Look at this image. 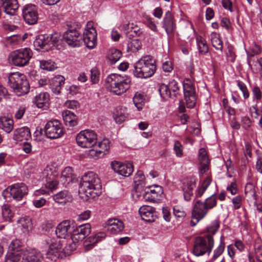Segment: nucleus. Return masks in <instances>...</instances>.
I'll return each mask as SVG.
<instances>
[{
    "instance_id": "f03ea898",
    "label": "nucleus",
    "mask_w": 262,
    "mask_h": 262,
    "mask_svg": "<svg viewBox=\"0 0 262 262\" xmlns=\"http://www.w3.org/2000/svg\"><path fill=\"white\" fill-rule=\"evenodd\" d=\"M130 78L127 75L111 74L105 79V86L112 94L121 95L130 88Z\"/></svg>"
},
{
    "instance_id": "473e14b6",
    "label": "nucleus",
    "mask_w": 262,
    "mask_h": 262,
    "mask_svg": "<svg viewBox=\"0 0 262 262\" xmlns=\"http://www.w3.org/2000/svg\"><path fill=\"white\" fill-rule=\"evenodd\" d=\"M0 128L7 133H10L13 128V120L6 117H0Z\"/></svg>"
},
{
    "instance_id": "9d476101",
    "label": "nucleus",
    "mask_w": 262,
    "mask_h": 262,
    "mask_svg": "<svg viewBox=\"0 0 262 262\" xmlns=\"http://www.w3.org/2000/svg\"><path fill=\"white\" fill-rule=\"evenodd\" d=\"M183 91L185 99L188 107H193L196 103V95L194 85L189 79L183 81Z\"/></svg>"
},
{
    "instance_id": "69168bd1",
    "label": "nucleus",
    "mask_w": 262,
    "mask_h": 262,
    "mask_svg": "<svg viewBox=\"0 0 262 262\" xmlns=\"http://www.w3.org/2000/svg\"><path fill=\"white\" fill-rule=\"evenodd\" d=\"M237 86L242 92L244 99H247L248 98L250 95L246 84L242 81H238Z\"/></svg>"
},
{
    "instance_id": "7c9ffc66",
    "label": "nucleus",
    "mask_w": 262,
    "mask_h": 262,
    "mask_svg": "<svg viewBox=\"0 0 262 262\" xmlns=\"http://www.w3.org/2000/svg\"><path fill=\"white\" fill-rule=\"evenodd\" d=\"M63 120L66 125L74 126L77 124V116L69 110H64L62 113Z\"/></svg>"
},
{
    "instance_id": "4c0bfd02",
    "label": "nucleus",
    "mask_w": 262,
    "mask_h": 262,
    "mask_svg": "<svg viewBox=\"0 0 262 262\" xmlns=\"http://www.w3.org/2000/svg\"><path fill=\"white\" fill-rule=\"evenodd\" d=\"M18 224L24 233L28 232L32 229V223L29 217L21 218L18 221Z\"/></svg>"
},
{
    "instance_id": "13d9d810",
    "label": "nucleus",
    "mask_w": 262,
    "mask_h": 262,
    "mask_svg": "<svg viewBox=\"0 0 262 262\" xmlns=\"http://www.w3.org/2000/svg\"><path fill=\"white\" fill-rule=\"evenodd\" d=\"M231 202L233 204V210H237L239 209L242 205L243 198L240 195L233 197Z\"/></svg>"
},
{
    "instance_id": "a211bd4d",
    "label": "nucleus",
    "mask_w": 262,
    "mask_h": 262,
    "mask_svg": "<svg viewBox=\"0 0 262 262\" xmlns=\"http://www.w3.org/2000/svg\"><path fill=\"white\" fill-rule=\"evenodd\" d=\"M139 213L142 220L146 222L152 223L157 218L155 209L148 205H143L139 209Z\"/></svg>"
},
{
    "instance_id": "f257e3e1",
    "label": "nucleus",
    "mask_w": 262,
    "mask_h": 262,
    "mask_svg": "<svg viewBox=\"0 0 262 262\" xmlns=\"http://www.w3.org/2000/svg\"><path fill=\"white\" fill-rule=\"evenodd\" d=\"M101 188V181L98 176L89 171L82 177L78 191L81 197L89 199L97 195Z\"/></svg>"
},
{
    "instance_id": "aec40b11",
    "label": "nucleus",
    "mask_w": 262,
    "mask_h": 262,
    "mask_svg": "<svg viewBox=\"0 0 262 262\" xmlns=\"http://www.w3.org/2000/svg\"><path fill=\"white\" fill-rule=\"evenodd\" d=\"M196 179L194 177L188 178L185 182L183 183L182 191L184 199L187 202L191 200L193 195V190L196 187Z\"/></svg>"
},
{
    "instance_id": "39448f33",
    "label": "nucleus",
    "mask_w": 262,
    "mask_h": 262,
    "mask_svg": "<svg viewBox=\"0 0 262 262\" xmlns=\"http://www.w3.org/2000/svg\"><path fill=\"white\" fill-rule=\"evenodd\" d=\"M214 246L213 236L210 234L197 237L194 242L193 253L200 256L208 253L210 254Z\"/></svg>"
},
{
    "instance_id": "49530a36",
    "label": "nucleus",
    "mask_w": 262,
    "mask_h": 262,
    "mask_svg": "<svg viewBox=\"0 0 262 262\" xmlns=\"http://www.w3.org/2000/svg\"><path fill=\"white\" fill-rule=\"evenodd\" d=\"M142 47L141 42L138 39H133L127 45L128 50L130 52L135 53L141 49Z\"/></svg>"
},
{
    "instance_id": "58836bf2",
    "label": "nucleus",
    "mask_w": 262,
    "mask_h": 262,
    "mask_svg": "<svg viewBox=\"0 0 262 262\" xmlns=\"http://www.w3.org/2000/svg\"><path fill=\"white\" fill-rule=\"evenodd\" d=\"M121 52L116 49H111L109 50L107 58L110 61V63L113 64L115 63L120 58Z\"/></svg>"
},
{
    "instance_id": "ea45409f",
    "label": "nucleus",
    "mask_w": 262,
    "mask_h": 262,
    "mask_svg": "<svg viewBox=\"0 0 262 262\" xmlns=\"http://www.w3.org/2000/svg\"><path fill=\"white\" fill-rule=\"evenodd\" d=\"M147 189L157 200H159L162 198L163 190L161 186L154 185L150 186Z\"/></svg>"
},
{
    "instance_id": "dca6fc26",
    "label": "nucleus",
    "mask_w": 262,
    "mask_h": 262,
    "mask_svg": "<svg viewBox=\"0 0 262 262\" xmlns=\"http://www.w3.org/2000/svg\"><path fill=\"white\" fill-rule=\"evenodd\" d=\"M91 230V226L89 223L75 227L71 235V239L73 241H82L89 235Z\"/></svg>"
},
{
    "instance_id": "864d4df0",
    "label": "nucleus",
    "mask_w": 262,
    "mask_h": 262,
    "mask_svg": "<svg viewBox=\"0 0 262 262\" xmlns=\"http://www.w3.org/2000/svg\"><path fill=\"white\" fill-rule=\"evenodd\" d=\"M91 81L93 84H96L98 82L100 78V72L96 67L93 68L91 71Z\"/></svg>"
},
{
    "instance_id": "423d86ee",
    "label": "nucleus",
    "mask_w": 262,
    "mask_h": 262,
    "mask_svg": "<svg viewBox=\"0 0 262 262\" xmlns=\"http://www.w3.org/2000/svg\"><path fill=\"white\" fill-rule=\"evenodd\" d=\"M42 258V254L39 251L33 249L24 252L11 254L7 262H40Z\"/></svg>"
},
{
    "instance_id": "a878e982",
    "label": "nucleus",
    "mask_w": 262,
    "mask_h": 262,
    "mask_svg": "<svg viewBox=\"0 0 262 262\" xmlns=\"http://www.w3.org/2000/svg\"><path fill=\"white\" fill-rule=\"evenodd\" d=\"M31 138L30 129L26 126L17 128L13 132V139L16 141L28 140Z\"/></svg>"
},
{
    "instance_id": "09e8293b",
    "label": "nucleus",
    "mask_w": 262,
    "mask_h": 262,
    "mask_svg": "<svg viewBox=\"0 0 262 262\" xmlns=\"http://www.w3.org/2000/svg\"><path fill=\"white\" fill-rule=\"evenodd\" d=\"M40 67L49 71H53L56 68L55 62L51 60L40 61Z\"/></svg>"
},
{
    "instance_id": "cd10ccee",
    "label": "nucleus",
    "mask_w": 262,
    "mask_h": 262,
    "mask_svg": "<svg viewBox=\"0 0 262 262\" xmlns=\"http://www.w3.org/2000/svg\"><path fill=\"white\" fill-rule=\"evenodd\" d=\"M64 78L61 75H58L52 78L49 83L52 91L55 94H59L61 88L64 84Z\"/></svg>"
},
{
    "instance_id": "c9c22d12",
    "label": "nucleus",
    "mask_w": 262,
    "mask_h": 262,
    "mask_svg": "<svg viewBox=\"0 0 262 262\" xmlns=\"http://www.w3.org/2000/svg\"><path fill=\"white\" fill-rule=\"evenodd\" d=\"M53 200L60 204H65L70 198V194L67 190H62L53 196Z\"/></svg>"
},
{
    "instance_id": "3c124183",
    "label": "nucleus",
    "mask_w": 262,
    "mask_h": 262,
    "mask_svg": "<svg viewBox=\"0 0 262 262\" xmlns=\"http://www.w3.org/2000/svg\"><path fill=\"white\" fill-rule=\"evenodd\" d=\"M73 169L71 167H67L61 172V178L67 182H70L72 179Z\"/></svg>"
},
{
    "instance_id": "2eb2a0df",
    "label": "nucleus",
    "mask_w": 262,
    "mask_h": 262,
    "mask_svg": "<svg viewBox=\"0 0 262 262\" xmlns=\"http://www.w3.org/2000/svg\"><path fill=\"white\" fill-rule=\"evenodd\" d=\"M111 166L112 169L121 176H129L133 171V165L132 163H123L117 161L111 162Z\"/></svg>"
},
{
    "instance_id": "052dcab7",
    "label": "nucleus",
    "mask_w": 262,
    "mask_h": 262,
    "mask_svg": "<svg viewBox=\"0 0 262 262\" xmlns=\"http://www.w3.org/2000/svg\"><path fill=\"white\" fill-rule=\"evenodd\" d=\"M71 243H68L64 248V253L67 254H70L71 253L76 249L77 243L79 242L73 241L72 239Z\"/></svg>"
},
{
    "instance_id": "c85d7f7f",
    "label": "nucleus",
    "mask_w": 262,
    "mask_h": 262,
    "mask_svg": "<svg viewBox=\"0 0 262 262\" xmlns=\"http://www.w3.org/2000/svg\"><path fill=\"white\" fill-rule=\"evenodd\" d=\"M60 249L61 246L59 243H52L49 246V249L46 253V258L52 261H56L59 257Z\"/></svg>"
},
{
    "instance_id": "1a4fd4ad",
    "label": "nucleus",
    "mask_w": 262,
    "mask_h": 262,
    "mask_svg": "<svg viewBox=\"0 0 262 262\" xmlns=\"http://www.w3.org/2000/svg\"><path fill=\"white\" fill-rule=\"evenodd\" d=\"M208 211L203 201H196L193 204L190 225L192 227L195 226L199 221L206 216Z\"/></svg>"
},
{
    "instance_id": "79ce46f5",
    "label": "nucleus",
    "mask_w": 262,
    "mask_h": 262,
    "mask_svg": "<svg viewBox=\"0 0 262 262\" xmlns=\"http://www.w3.org/2000/svg\"><path fill=\"white\" fill-rule=\"evenodd\" d=\"M133 102L138 111H141L145 104V98L144 95L137 92L133 98Z\"/></svg>"
},
{
    "instance_id": "6e6d98bb",
    "label": "nucleus",
    "mask_w": 262,
    "mask_h": 262,
    "mask_svg": "<svg viewBox=\"0 0 262 262\" xmlns=\"http://www.w3.org/2000/svg\"><path fill=\"white\" fill-rule=\"evenodd\" d=\"M227 60L231 62H234L235 58H236V55L234 52V47L230 45H228L227 46V51L226 53Z\"/></svg>"
},
{
    "instance_id": "393cba45",
    "label": "nucleus",
    "mask_w": 262,
    "mask_h": 262,
    "mask_svg": "<svg viewBox=\"0 0 262 262\" xmlns=\"http://www.w3.org/2000/svg\"><path fill=\"white\" fill-rule=\"evenodd\" d=\"M245 194L250 204H256L257 195L256 193L255 186L252 183L248 182L246 184L245 187Z\"/></svg>"
},
{
    "instance_id": "b1692460",
    "label": "nucleus",
    "mask_w": 262,
    "mask_h": 262,
    "mask_svg": "<svg viewBox=\"0 0 262 262\" xmlns=\"http://www.w3.org/2000/svg\"><path fill=\"white\" fill-rule=\"evenodd\" d=\"M33 45L36 50L48 51L51 48L49 37L45 35L38 36L34 41Z\"/></svg>"
},
{
    "instance_id": "72a5a7b5",
    "label": "nucleus",
    "mask_w": 262,
    "mask_h": 262,
    "mask_svg": "<svg viewBox=\"0 0 262 262\" xmlns=\"http://www.w3.org/2000/svg\"><path fill=\"white\" fill-rule=\"evenodd\" d=\"M21 246V243L19 240L17 239L13 240L9 246V253L6 256L5 261L7 262L8 258L11 254L24 252V251L20 249Z\"/></svg>"
},
{
    "instance_id": "f704fd0d",
    "label": "nucleus",
    "mask_w": 262,
    "mask_h": 262,
    "mask_svg": "<svg viewBox=\"0 0 262 262\" xmlns=\"http://www.w3.org/2000/svg\"><path fill=\"white\" fill-rule=\"evenodd\" d=\"M211 181V179L208 177L205 179L203 183L198 187L195 192V197L196 198H201L203 195L208 186L210 185Z\"/></svg>"
},
{
    "instance_id": "bf43d9fd",
    "label": "nucleus",
    "mask_w": 262,
    "mask_h": 262,
    "mask_svg": "<svg viewBox=\"0 0 262 262\" xmlns=\"http://www.w3.org/2000/svg\"><path fill=\"white\" fill-rule=\"evenodd\" d=\"M173 212L174 216L180 219H183L186 215L183 209L179 206H174L173 208Z\"/></svg>"
},
{
    "instance_id": "680f3d73",
    "label": "nucleus",
    "mask_w": 262,
    "mask_h": 262,
    "mask_svg": "<svg viewBox=\"0 0 262 262\" xmlns=\"http://www.w3.org/2000/svg\"><path fill=\"white\" fill-rule=\"evenodd\" d=\"M169 90H170V92H172L173 94H172V97H176L177 95L178 94V91L179 90V88L178 85V83L174 80L170 81L168 84Z\"/></svg>"
},
{
    "instance_id": "774afa93",
    "label": "nucleus",
    "mask_w": 262,
    "mask_h": 262,
    "mask_svg": "<svg viewBox=\"0 0 262 262\" xmlns=\"http://www.w3.org/2000/svg\"><path fill=\"white\" fill-rule=\"evenodd\" d=\"M254 255L258 262H262V244L255 246Z\"/></svg>"
},
{
    "instance_id": "4468645a",
    "label": "nucleus",
    "mask_w": 262,
    "mask_h": 262,
    "mask_svg": "<svg viewBox=\"0 0 262 262\" xmlns=\"http://www.w3.org/2000/svg\"><path fill=\"white\" fill-rule=\"evenodd\" d=\"M75 223L73 221H63L57 225L56 234L59 238H66L69 234L72 235Z\"/></svg>"
},
{
    "instance_id": "2f4dec72",
    "label": "nucleus",
    "mask_w": 262,
    "mask_h": 262,
    "mask_svg": "<svg viewBox=\"0 0 262 262\" xmlns=\"http://www.w3.org/2000/svg\"><path fill=\"white\" fill-rule=\"evenodd\" d=\"M197 49L200 54L205 55L208 52V46L205 38L201 36H196Z\"/></svg>"
},
{
    "instance_id": "f8f14e48",
    "label": "nucleus",
    "mask_w": 262,
    "mask_h": 262,
    "mask_svg": "<svg viewBox=\"0 0 262 262\" xmlns=\"http://www.w3.org/2000/svg\"><path fill=\"white\" fill-rule=\"evenodd\" d=\"M22 14L25 22L29 25L36 24L38 19L37 9L33 4H27L22 8Z\"/></svg>"
},
{
    "instance_id": "603ef678",
    "label": "nucleus",
    "mask_w": 262,
    "mask_h": 262,
    "mask_svg": "<svg viewBox=\"0 0 262 262\" xmlns=\"http://www.w3.org/2000/svg\"><path fill=\"white\" fill-rule=\"evenodd\" d=\"M220 227V223L217 220L213 221L206 228L207 232L211 234L210 235L214 234L218 230Z\"/></svg>"
},
{
    "instance_id": "37998d69",
    "label": "nucleus",
    "mask_w": 262,
    "mask_h": 262,
    "mask_svg": "<svg viewBox=\"0 0 262 262\" xmlns=\"http://www.w3.org/2000/svg\"><path fill=\"white\" fill-rule=\"evenodd\" d=\"M2 214L4 220L7 222H11L13 217L14 213L8 205H4L2 207Z\"/></svg>"
},
{
    "instance_id": "4be33fe9",
    "label": "nucleus",
    "mask_w": 262,
    "mask_h": 262,
    "mask_svg": "<svg viewBox=\"0 0 262 262\" xmlns=\"http://www.w3.org/2000/svg\"><path fill=\"white\" fill-rule=\"evenodd\" d=\"M105 228L112 234H118L124 229L123 223L117 219H109L105 223Z\"/></svg>"
},
{
    "instance_id": "de8ad7c7",
    "label": "nucleus",
    "mask_w": 262,
    "mask_h": 262,
    "mask_svg": "<svg viewBox=\"0 0 262 262\" xmlns=\"http://www.w3.org/2000/svg\"><path fill=\"white\" fill-rule=\"evenodd\" d=\"M110 141L108 139H104L102 141L98 142L95 145L97 147L100 151H102V154L103 155L106 154L105 152L107 151L110 149Z\"/></svg>"
},
{
    "instance_id": "6ab92c4d",
    "label": "nucleus",
    "mask_w": 262,
    "mask_h": 262,
    "mask_svg": "<svg viewBox=\"0 0 262 262\" xmlns=\"http://www.w3.org/2000/svg\"><path fill=\"white\" fill-rule=\"evenodd\" d=\"M63 38L69 46L73 47L79 46L81 39L80 33L77 30L73 29H69L65 32Z\"/></svg>"
},
{
    "instance_id": "a18cd8bd",
    "label": "nucleus",
    "mask_w": 262,
    "mask_h": 262,
    "mask_svg": "<svg viewBox=\"0 0 262 262\" xmlns=\"http://www.w3.org/2000/svg\"><path fill=\"white\" fill-rule=\"evenodd\" d=\"M207 209L209 210L214 208L217 205V197L215 194H213L205 199L203 202Z\"/></svg>"
},
{
    "instance_id": "c03bdc74",
    "label": "nucleus",
    "mask_w": 262,
    "mask_h": 262,
    "mask_svg": "<svg viewBox=\"0 0 262 262\" xmlns=\"http://www.w3.org/2000/svg\"><path fill=\"white\" fill-rule=\"evenodd\" d=\"M158 90L161 97L164 99H167L172 97L168 86L165 84L162 83L160 84Z\"/></svg>"
},
{
    "instance_id": "f3484780",
    "label": "nucleus",
    "mask_w": 262,
    "mask_h": 262,
    "mask_svg": "<svg viewBox=\"0 0 262 262\" xmlns=\"http://www.w3.org/2000/svg\"><path fill=\"white\" fill-rule=\"evenodd\" d=\"M162 26L169 37L173 36L177 26L173 17L170 11H167L162 21Z\"/></svg>"
},
{
    "instance_id": "0eeeda50",
    "label": "nucleus",
    "mask_w": 262,
    "mask_h": 262,
    "mask_svg": "<svg viewBox=\"0 0 262 262\" xmlns=\"http://www.w3.org/2000/svg\"><path fill=\"white\" fill-rule=\"evenodd\" d=\"M76 140L79 146L91 148L97 143V135L92 130L85 129L77 134Z\"/></svg>"
},
{
    "instance_id": "5fc2aeb1",
    "label": "nucleus",
    "mask_w": 262,
    "mask_h": 262,
    "mask_svg": "<svg viewBox=\"0 0 262 262\" xmlns=\"http://www.w3.org/2000/svg\"><path fill=\"white\" fill-rule=\"evenodd\" d=\"M92 149L89 151L88 156L89 157L97 159L103 156L102 151H100L95 145L92 146Z\"/></svg>"
},
{
    "instance_id": "ddd939ff",
    "label": "nucleus",
    "mask_w": 262,
    "mask_h": 262,
    "mask_svg": "<svg viewBox=\"0 0 262 262\" xmlns=\"http://www.w3.org/2000/svg\"><path fill=\"white\" fill-rule=\"evenodd\" d=\"M11 197L16 201H19L28 194L27 186L23 183H15L7 188Z\"/></svg>"
},
{
    "instance_id": "6e6552de",
    "label": "nucleus",
    "mask_w": 262,
    "mask_h": 262,
    "mask_svg": "<svg viewBox=\"0 0 262 262\" xmlns=\"http://www.w3.org/2000/svg\"><path fill=\"white\" fill-rule=\"evenodd\" d=\"M33 56L32 50L28 48L21 49L12 52L10 54L12 63L17 67L27 65Z\"/></svg>"
},
{
    "instance_id": "4d7b16f0",
    "label": "nucleus",
    "mask_w": 262,
    "mask_h": 262,
    "mask_svg": "<svg viewBox=\"0 0 262 262\" xmlns=\"http://www.w3.org/2000/svg\"><path fill=\"white\" fill-rule=\"evenodd\" d=\"M106 234L104 232H99L93 236H90L89 237V239L90 243L92 245H95L97 243L101 241L105 237Z\"/></svg>"
},
{
    "instance_id": "338daca9",
    "label": "nucleus",
    "mask_w": 262,
    "mask_h": 262,
    "mask_svg": "<svg viewBox=\"0 0 262 262\" xmlns=\"http://www.w3.org/2000/svg\"><path fill=\"white\" fill-rule=\"evenodd\" d=\"M173 149L177 157H181L183 155V147L181 143L178 140L174 141Z\"/></svg>"
},
{
    "instance_id": "5701e85b",
    "label": "nucleus",
    "mask_w": 262,
    "mask_h": 262,
    "mask_svg": "<svg viewBox=\"0 0 262 262\" xmlns=\"http://www.w3.org/2000/svg\"><path fill=\"white\" fill-rule=\"evenodd\" d=\"M44 171L45 173L46 174L47 177L46 187L52 191L56 189L58 184V182L55 178L57 176L56 172L55 170L54 171H52V168L49 166L46 167Z\"/></svg>"
},
{
    "instance_id": "e433bc0d",
    "label": "nucleus",
    "mask_w": 262,
    "mask_h": 262,
    "mask_svg": "<svg viewBox=\"0 0 262 262\" xmlns=\"http://www.w3.org/2000/svg\"><path fill=\"white\" fill-rule=\"evenodd\" d=\"M210 40L212 46L217 50L222 51L223 42L219 34L215 32H212L210 35Z\"/></svg>"
},
{
    "instance_id": "9b49d317",
    "label": "nucleus",
    "mask_w": 262,
    "mask_h": 262,
    "mask_svg": "<svg viewBox=\"0 0 262 262\" xmlns=\"http://www.w3.org/2000/svg\"><path fill=\"white\" fill-rule=\"evenodd\" d=\"M45 128L46 136L50 139L60 138L63 134L62 125L57 120L48 122Z\"/></svg>"
},
{
    "instance_id": "bb28decb",
    "label": "nucleus",
    "mask_w": 262,
    "mask_h": 262,
    "mask_svg": "<svg viewBox=\"0 0 262 262\" xmlns=\"http://www.w3.org/2000/svg\"><path fill=\"white\" fill-rule=\"evenodd\" d=\"M0 4L5 13L10 15H14L18 8L17 0H0Z\"/></svg>"
},
{
    "instance_id": "a19ab883",
    "label": "nucleus",
    "mask_w": 262,
    "mask_h": 262,
    "mask_svg": "<svg viewBox=\"0 0 262 262\" xmlns=\"http://www.w3.org/2000/svg\"><path fill=\"white\" fill-rule=\"evenodd\" d=\"M127 115L125 108H119L114 113V119L116 123L120 124L124 122L127 118Z\"/></svg>"
},
{
    "instance_id": "7ed1b4c3",
    "label": "nucleus",
    "mask_w": 262,
    "mask_h": 262,
    "mask_svg": "<svg viewBox=\"0 0 262 262\" xmlns=\"http://www.w3.org/2000/svg\"><path fill=\"white\" fill-rule=\"evenodd\" d=\"M156 71V60L150 55L142 57L134 65V75L137 78H147Z\"/></svg>"
},
{
    "instance_id": "c756f323",
    "label": "nucleus",
    "mask_w": 262,
    "mask_h": 262,
    "mask_svg": "<svg viewBox=\"0 0 262 262\" xmlns=\"http://www.w3.org/2000/svg\"><path fill=\"white\" fill-rule=\"evenodd\" d=\"M50 96L47 92H41L36 95L35 102L38 108L46 109L49 105Z\"/></svg>"
},
{
    "instance_id": "412c9836",
    "label": "nucleus",
    "mask_w": 262,
    "mask_h": 262,
    "mask_svg": "<svg viewBox=\"0 0 262 262\" xmlns=\"http://www.w3.org/2000/svg\"><path fill=\"white\" fill-rule=\"evenodd\" d=\"M83 40L87 48L93 49L97 43V33L93 27L85 29L83 32Z\"/></svg>"
},
{
    "instance_id": "20e7f679",
    "label": "nucleus",
    "mask_w": 262,
    "mask_h": 262,
    "mask_svg": "<svg viewBox=\"0 0 262 262\" xmlns=\"http://www.w3.org/2000/svg\"><path fill=\"white\" fill-rule=\"evenodd\" d=\"M8 84L17 96L25 95L30 90V85L26 76L19 72L12 73L9 75Z\"/></svg>"
},
{
    "instance_id": "8fccbe9b",
    "label": "nucleus",
    "mask_w": 262,
    "mask_h": 262,
    "mask_svg": "<svg viewBox=\"0 0 262 262\" xmlns=\"http://www.w3.org/2000/svg\"><path fill=\"white\" fill-rule=\"evenodd\" d=\"M225 249V244L224 242V236H222L220 238V244L218 247L214 250L213 259H215L219 257L223 252Z\"/></svg>"
},
{
    "instance_id": "e2e57ef3",
    "label": "nucleus",
    "mask_w": 262,
    "mask_h": 262,
    "mask_svg": "<svg viewBox=\"0 0 262 262\" xmlns=\"http://www.w3.org/2000/svg\"><path fill=\"white\" fill-rule=\"evenodd\" d=\"M145 177L142 171H138L134 178V182L137 185L144 184Z\"/></svg>"
},
{
    "instance_id": "0e129e2a",
    "label": "nucleus",
    "mask_w": 262,
    "mask_h": 262,
    "mask_svg": "<svg viewBox=\"0 0 262 262\" xmlns=\"http://www.w3.org/2000/svg\"><path fill=\"white\" fill-rule=\"evenodd\" d=\"M253 99L256 101H259L262 98L261 88L260 89L258 86H254L252 89Z\"/></svg>"
}]
</instances>
